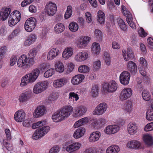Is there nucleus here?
Listing matches in <instances>:
<instances>
[{
    "label": "nucleus",
    "instance_id": "f257e3e1",
    "mask_svg": "<svg viewBox=\"0 0 153 153\" xmlns=\"http://www.w3.org/2000/svg\"><path fill=\"white\" fill-rule=\"evenodd\" d=\"M73 108L70 106L63 107L59 111L54 113L52 116V119L54 122L61 121L68 117L72 113Z\"/></svg>",
    "mask_w": 153,
    "mask_h": 153
},
{
    "label": "nucleus",
    "instance_id": "f03ea898",
    "mask_svg": "<svg viewBox=\"0 0 153 153\" xmlns=\"http://www.w3.org/2000/svg\"><path fill=\"white\" fill-rule=\"evenodd\" d=\"M40 73L38 69H34L30 73L26 74L21 79L20 85L23 87L27 85L29 83L34 82L38 77Z\"/></svg>",
    "mask_w": 153,
    "mask_h": 153
},
{
    "label": "nucleus",
    "instance_id": "7ed1b4c3",
    "mask_svg": "<svg viewBox=\"0 0 153 153\" xmlns=\"http://www.w3.org/2000/svg\"><path fill=\"white\" fill-rule=\"evenodd\" d=\"M21 18L20 12L17 10H15L11 13L8 17V23L10 27H13L16 25L20 20Z\"/></svg>",
    "mask_w": 153,
    "mask_h": 153
},
{
    "label": "nucleus",
    "instance_id": "20e7f679",
    "mask_svg": "<svg viewBox=\"0 0 153 153\" xmlns=\"http://www.w3.org/2000/svg\"><path fill=\"white\" fill-rule=\"evenodd\" d=\"M33 62L32 59L29 60L27 56L24 54L19 57L17 64L19 67H25V68H28L33 65Z\"/></svg>",
    "mask_w": 153,
    "mask_h": 153
},
{
    "label": "nucleus",
    "instance_id": "39448f33",
    "mask_svg": "<svg viewBox=\"0 0 153 153\" xmlns=\"http://www.w3.org/2000/svg\"><path fill=\"white\" fill-rule=\"evenodd\" d=\"M50 127L48 126H45L37 129L33 134V139L37 140L44 136L49 131Z\"/></svg>",
    "mask_w": 153,
    "mask_h": 153
},
{
    "label": "nucleus",
    "instance_id": "423d86ee",
    "mask_svg": "<svg viewBox=\"0 0 153 153\" xmlns=\"http://www.w3.org/2000/svg\"><path fill=\"white\" fill-rule=\"evenodd\" d=\"M49 85V83L47 81L38 82L33 87V93L38 94L42 92L47 88Z\"/></svg>",
    "mask_w": 153,
    "mask_h": 153
},
{
    "label": "nucleus",
    "instance_id": "0eeeda50",
    "mask_svg": "<svg viewBox=\"0 0 153 153\" xmlns=\"http://www.w3.org/2000/svg\"><path fill=\"white\" fill-rule=\"evenodd\" d=\"M118 87V85L117 82L115 81L112 80L104 84L103 90L105 92L111 93L115 92Z\"/></svg>",
    "mask_w": 153,
    "mask_h": 153
},
{
    "label": "nucleus",
    "instance_id": "6e6552de",
    "mask_svg": "<svg viewBox=\"0 0 153 153\" xmlns=\"http://www.w3.org/2000/svg\"><path fill=\"white\" fill-rule=\"evenodd\" d=\"M36 19L33 17L28 19L25 24V28L28 32H30L35 28L36 25Z\"/></svg>",
    "mask_w": 153,
    "mask_h": 153
},
{
    "label": "nucleus",
    "instance_id": "1a4fd4ad",
    "mask_svg": "<svg viewBox=\"0 0 153 153\" xmlns=\"http://www.w3.org/2000/svg\"><path fill=\"white\" fill-rule=\"evenodd\" d=\"M108 108L107 104L105 102L100 103L95 108L93 112L94 115H101L106 111Z\"/></svg>",
    "mask_w": 153,
    "mask_h": 153
},
{
    "label": "nucleus",
    "instance_id": "9d476101",
    "mask_svg": "<svg viewBox=\"0 0 153 153\" xmlns=\"http://www.w3.org/2000/svg\"><path fill=\"white\" fill-rule=\"evenodd\" d=\"M132 93V91L131 88H126L120 92L119 98L121 101H124L131 96Z\"/></svg>",
    "mask_w": 153,
    "mask_h": 153
},
{
    "label": "nucleus",
    "instance_id": "9b49d317",
    "mask_svg": "<svg viewBox=\"0 0 153 153\" xmlns=\"http://www.w3.org/2000/svg\"><path fill=\"white\" fill-rule=\"evenodd\" d=\"M86 108L83 106L80 105L75 108L72 116L75 118H77L84 114L86 112Z\"/></svg>",
    "mask_w": 153,
    "mask_h": 153
},
{
    "label": "nucleus",
    "instance_id": "f8f14e48",
    "mask_svg": "<svg viewBox=\"0 0 153 153\" xmlns=\"http://www.w3.org/2000/svg\"><path fill=\"white\" fill-rule=\"evenodd\" d=\"M130 76V74L128 71H124L122 72L120 75V82L123 85H127L129 83Z\"/></svg>",
    "mask_w": 153,
    "mask_h": 153
},
{
    "label": "nucleus",
    "instance_id": "ddd939ff",
    "mask_svg": "<svg viewBox=\"0 0 153 153\" xmlns=\"http://www.w3.org/2000/svg\"><path fill=\"white\" fill-rule=\"evenodd\" d=\"M46 112V108L44 105H39L35 110L33 116L36 118L41 117L45 114Z\"/></svg>",
    "mask_w": 153,
    "mask_h": 153
},
{
    "label": "nucleus",
    "instance_id": "4468645a",
    "mask_svg": "<svg viewBox=\"0 0 153 153\" xmlns=\"http://www.w3.org/2000/svg\"><path fill=\"white\" fill-rule=\"evenodd\" d=\"M57 8L56 4L51 2H49L45 7L47 14L50 16L54 15L56 11Z\"/></svg>",
    "mask_w": 153,
    "mask_h": 153
},
{
    "label": "nucleus",
    "instance_id": "2eb2a0df",
    "mask_svg": "<svg viewBox=\"0 0 153 153\" xmlns=\"http://www.w3.org/2000/svg\"><path fill=\"white\" fill-rule=\"evenodd\" d=\"M68 79L66 78L63 77L54 81L53 86L55 88H60L66 85L68 82Z\"/></svg>",
    "mask_w": 153,
    "mask_h": 153
},
{
    "label": "nucleus",
    "instance_id": "dca6fc26",
    "mask_svg": "<svg viewBox=\"0 0 153 153\" xmlns=\"http://www.w3.org/2000/svg\"><path fill=\"white\" fill-rule=\"evenodd\" d=\"M126 146L128 148L139 149L143 148L142 143L139 141L137 140H133L128 141L127 144Z\"/></svg>",
    "mask_w": 153,
    "mask_h": 153
},
{
    "label": "nucleus",
    "instance_id": "f3484780",
    "mask_svg": "<svg viewBox=\"0 0 153 153\" xmlns=\"http://www.w3.org/2000/svg\"><path fill=\"white\" fill-rule=\"evenodd\" d=\"M25 117V114L23 110L17 111L14 114V118L17 122H21L24 120Z\"/></svg>",
    "mask_w": 153,
    "mask_h": 153
},
{
    "label": "nucleus",
    "instance_id": "a211bd4d",
    "mask_svg": "<svg viewBox=\"0 0 153 153\" xmlns=\"http://www.w3.org/2000/svg\"><path fill=\"white\" fill-rule=\"evenodd\" d=\"M73 54V49L70 47L66 48L62 52V57L64 60H67Z\"/></svg>",
    "mask_w": 153,
    "mask_h": 153
},
{
    "label": "nucleus",
    "instance_id": "6ab92c4d",
    "mask_svg": "<svg viewBox=\"0 0 153 153\" xmlns=\"http://www.w3.org/2000/svg\"><path fill=\"white\" fill-rule=\"evenodd\" d=\"M122 53L124 59L128 61L134 57V55L132 50L130 48H127L126 50H123Z\"/></svg>",
    "mask_w": 153,
    "mask_h": 153
},
{
    "label": "nucleus",
    "instance_id": "aec40b11",
    "mask_svg": "<svg viewBox=\"0 0 153 153\" xmlns=\"http://www.w3.org/2000/svg\"><path fill=\"white\" fill-rule=\"evenodd\" d=\"M85 78V76L82 74H77L71 79V82L74 85H77L82 83Z\"/></svg>",
    "mask_w": 153,
    "mask_h": 153
},
{
    "label": "nucleus",
    "instance_id": "412c9836",
    "mask_svg": "<svg viewBox=\"0 0 153 153\" xmlns=\"http://www.w3.org/2000/svg\"><path fill=\"white\" fill-rule=\"evenodd\" d=\"M119 129L120 127L117 125H110L106 127L105 132L107 134H112L117 132Z\"/></svg>",
    "mask_w": 153,
    "mask_h": 153
},
{
    "label": "nucleus",
    "instance_id": "4be33fe9",
    "mask_svg": "<svg viewBox=\"0 0 153 153\" xmlns=\"http://www.w3.org/2000/svg\"><path fill=\"white\" fill-rule=\"evenodd\" d=\"M81 146V144L80 143H74L68 146L66 148V150L69 153H71L78 150Z\"/></svg>",
    "mask_w": 153,
    "mask_h": 153
},
{
    "label": "nucleus",
    "instance_id": "5701e85b",
    "mask_svg": "<svg viewBox=\"0 0 153 153\" xmlns=\"http://www.w3.org/2000/svg\"><path fill=\"white\" fill-rule=\"evenodd\" d=\"M59 53L60 51L58 48H53L48 52L47 55V59L49 60H52L58 56Z\"/></svg>",
    "mask_w": 153,
    "mask_h": 153
},
{
    "label": "nucleus",
    "instance_id": "b1692460",
    "mask_svg": "<svg viewBox=\"0 0 153 153\" xmlns=\"http://www.w3.org/2000/svg\"><path fill=\"white\" fill-rule=\"evenodd\" d=\"M88 54L86 52H79L74 57L75 60L77 62H82L86 60L88 58Z\"/></svg>",
    "mask_w": 153,
    "mask_h": 153
},
{
    "label": "nucleus",
    "instance_id": "393cba45",
    "mask_svg": "<svg viewBox=\"0 0 153 153\" xmlns=\"http://www.w3.org/2000/svg\"><path fill=\"white\" fill-rule=\"evenodd\" d=\"M91 40V38L88 36H84L80 39L77 43V46L80 49L83 48L87 45L88 42Z\"/></svg>",
    "mask_w": 153,
    "mask_h": 153
},
{
    "label": "nucleus",
    "instance_id": "a878e982",
    "mask_svg": "<svg viewBox=\"0 0 153 153\" xmlns=\"http://www.w3.org/2000/svg\"><path fill=\"white\" fill-rule=\"evenodd\" d=\"M11 12L10 8H6L2 9L0 11V19L5 21L7 19Z\"/></svg>",
    "mask_w": 153,
    "mask_h": 153
},
{
    "label": "nucleus",
    "instance_id": "bb28decb",
    "mask_svg": "<svg viewBox=\"0 0 153 153\" xmlns=\"http://www.w3.org/2000/svg\"><path fill=\"white\" fill-rule=\"evenodd\" d=\"M128 133L131 135L136 134L138 130V126L134 123H130L128 126Z\"/></svg>",
    "mask_w": 153,
    "mask_h": 153
},
{
    "label": "nucleus",
    "instance_id": "cd10ccee",
    "mask_svg": "<svg viewBox=\"0 0 153 153\" xmlns=\"http://www.w3.org/2000/svg\"><path fill=\"white\" fill-rule=\"evenodd\" d=\"M37 39L36 36L34 34H31L27 38L24 43V45L25 46H29L35 42Z\"/></svg>",
    "mask_w": 153,
    "mask_h": 153
},
{
    "label": "nucleus",
    "instance_id": "c85d7f7f",
    "mask_svg": "<svg viewBox=\"0 0 153 153\" xmlns=\"http://www.w3.org/2000/svg\"><path fill=\"white\" fill-rule=\"evenodd\" d=\"M123 109L124 111L130 113L133 110V103L132 101L128 100L124 104Z\"/></svg>",
    "mask_w": 153,
    "mask_h": 153
},
{
    "label": "nucleus",
    "instance_id": "c756f323",
    "mask_svg": "<svg viewBox=\"0 0 153 153\" xmlns=\"http://www.w3.org/2000/svg\"><path fill=\"white\" fill-rule=\"evenodd\" d=\"M101 136L100 133L98 131L93 132L91 133L89 138V140L90 142H94L97 141Z\"/></svg>",
    "mask_w": 153,
    "mask_h": 153
},
{
    "label": "nucleus",
    "instance_id": "7c9ffc66",
    "mask_svg": "<svg viewBox=\"0 0 153 153\" xmlns=\"http://www.w3.org/2000/svg\"><path fill=\"white\" fill-rule=\"evenodd\" d=\"M85 132V129L84 128H79L74 132L73 136L75 138H80L84 135Z\"/></svg>",
    "mask_w": 153,
    "mask_h": 153
},
{
    "label": "nucleus",
    "instance_id": "2f4dec72",
    "mask_svg": "<svg viewBox=\"0 0 153 153\" xmlns=\"http://www.w3.org/2000/svg\"><path fill=\"white\" fill-rule=\"evenodd\" d=\"M30 98V96L29 92L26 91L22 93L19 96L18 100L21 103L25 102L27 101Z\"/></svg>",
    "mask_w": 153,
    "mask_h": 153
},
{
    "label": "nucleus",
    "instance_id": "473e14b6",
    "mask_svg": "<svg viewBox=\"0 0 153 153\" xmlns=\"http://www.w3.org/2000/svg\"><path fill=\"white\" fill-rule=\"evenodd\" d=\"M127 68L128 70L132 73L134 74L137 71V65L132 61H129L128 62Z\"/></svg>",
    "mask_w": 153,
    "mask_h": 153
},
{
    "label": "nucleus",
    "instance_id": "72a5a7b5",
    "mask_svg": "<svg viewBox=\"0 0 153 153\" xmlns=\"http://www.w3.org/2000/svg\"><path fill=\"white\" fill-rule=\"evenodd\" d=\"M143 140L144 143L148 145L151 146L153 144V137L149 134H145L143 136Z\"/></svg>",
    "mask_w": 153,
    "mask_h": 153
},
{
    "label": "nucleus",
    "instance_id": "f704fd0d",
    "mask_svg": "<svg viewBox=\"0 0 153 153\" xmlns=\"http://www.w3.org/2000/svg\"><path fill=\"white\" fill-rule=\"evenodd\" d=\"M92 53L94 55H97L99 54L100 51V48L99 44L94 42L91 46Z\"/></svg>",
    "mask_w": 153,
    "mask_h": 153
},
{
    "label": "nucleus",
    "instance_id": "c9c22d12",
    "mask_svg": "<svg viewBox=\"0 0 153 153\" xmlns=\"http://www.w3.org/2000/svg\"><path fill=\"white\" fill-rule=\"evenodd\" d=\"M105 16L103 12L99 10L97 13V20L100 24L104 23L105 21Z\"/></svg>",
    "mask_w": 153,
    "mask_h": 153
},
{
    "label": "nucleus",
    "instance_id": "e433bc0d",
    "mask_svg": "<svg viewBox=\"0 0 153 153\" xmlns=\"http://www.w3.org/2000/svg\"><path fill=\"white\" fill-rule=\"evenodd\" d=\"M120 151V148L117 145H112L107 149L106 153H118Z\"/></svg>",
    "mask_w": 153,
    "mask_h": 153
},
{
    "label": "nucleus",
    "instance_id": "4c0bfd02",
    "mask_svg": "<svg viewBox=\"0 0 153 153\" xmlns=\"http://www.w3.org/2000/svg\"><path fill=\"white\" fill-rule=\"evenodd\" d=\"M55 68L57 71L59 73L63 72L65 69L63 63L60 61L57 62L55 65Z\"/></svg>",
    "mask_w": 153,
    "mask_h": 153
},
{
    "label": "nucleus",
    "instance_id": "58836bf2",
    "mask_svg": "<svg viewBox=\"0 0 153 153\" xmlns=\"http://www.w3.org/2000/svg\"><path fill=\"white\" fill-rule=\"evenodd\" d=\"M146 117L148 120H153V103L151 105L150 108L147 110L146 115Z\"/></svg>",
    "mask_w": 153,
    "mask_h": 153
},
{
    "label": "nucleus",
    "instance_id": "ea45409f",
    "mask_svg": "<svg viewBox=\"0 0 153 153\" xmlns=\"http://www.w3.org/2000/svg\"><path fill=\"white\" fill-rule=\"evenodd\" d=\"M65 29V27L61 23H58L55 26L54 28V31L57 33L62 32Z\"/></svg>",
    "mask_w": 153,
    "mask_h": 153
},
{
    "label": "nucleus",
    "instance_id": "a19ab883",
    "mask_svg": "<svg viewBox=\"0 0 153 153\" xmlns=\"http://www.w3.org/2000/svg\"><path fill=\"white\" fill-rule=\"evenodd\" d=\"M37 51L36 49L33 48L30 50L28 53V58L29 60H32L33 61V65L35 63L34 58L36 56Z\"/></svg>",
    "mask_w": 153,
    "mask_h": 153
},
{
    "label": "nucleus",
    "instance_id": "79ce46f5",
    "mask_svg": "<svg viewBox=\"0 0 153 153\" xmlns=\"http://www.w3.org/2000/svg\"><path fill=\"white\" fill-rule=\"evenodd\" d=\"M99 88L97 85L93 86L91 91V93L92 97H96L98 96L99 92Z\"/></svg>",
    "mask_w": 153,
    "mask_h": 153
},
{
    "label": "nucleus",
    "instance_id": "37998d69",
    "mask_svg": "<svg viewBox=\"0 0 153 153\" xmlns=\"http://www.w3.org/2000/svg\"><path fill=\"white\" fill-rule=\"evenodd\" d=\"M69 28L71 31L75 32L78 30L79 26L78 25L76 22H72L69 25Z\"/></svg>",
    "mask_w": 153,
    "mask_h": 153
},
{
    "label": "nucleus",
    "instance_id": "c03bdc74",
    "mask_svg": "<svg viewBox=\"0 0 153 153\" xmlns=\"http://www.w3.org/2000/svg\"><path fill=\"white\" fill-rule=\"evenodd\" d=\"M118 25L120 29L123 31H126L127 29L126 25L124 21L121 18H119L117 21Z\"/></svg>",
    "mask_w": 153,
    "mask_h": 153
},
{
    "label": "nucleus",
    "instance_id": "a18cd8bd",
    "mask_svg": "<svg viewBox=\"0 0 153 153\" xmlns=\"http://www.w3.org/2000/svg\"><path fill=\"white\" fill-rule=\"evenodd\" d=\"M121 8L123 14L126 17V19L132 17L131 13L126 9L124 6L122 5Z\"/></svg>",
    "mask_w": 153,
    "mask_h": 153
},
{
    "label": "nucleus",
    "instance_id": "49530a36",
    "mask_svg": "<svg viewBox=\"0 0 153 153\" xmlns=\"http://www.w3.org/2000/svg\"><path fill=\"white\" fill-rule=\"evenodd\" d=\"M72 7L71 6H68L67 7L66 11L64 15V18L65 19L69 18L71 16L72 12Z\"/></svg>",
    "mask_w": 153,
    "mask_h": 153
},
{
    "label": "nucleus",
    "instance_id": "de8ad7c7",
    "mask_svg": "<svg viewBox=\"0 0 153 153\" xmlns=\"http://www.w3.org/2000/svg\"><path fill=\"white\" fill-rule=\"evenodd\" d=\"M104 56L103 58L106 64L107 65H109L111 63V59L110 55L106 52H104Z\"/></svg>",
    "mask_w": 153,
    "mask_h": 153
},
{
    "label": "nucleus",
    "instance_id": "09e8293b",
    "mask_svg": "<svg viewBox=\"0 0 153 153\" xmlns=\"http://www.w3.org/2000/svg\"><path fill=\"white\" fill-rule=\"evenodd\" d=\"M55 72L53 68H50L46 71L44 74V76L46 78H48L52 76Z\"/></svg>",
    "mask_w": 153,
    "mask_h": 153
},
{
    "label": "nucleus",
    "instance_id": "8fccbe9b",
    "mask_svg": "<svg viewBox=\"0 0 153 153\" xmlns=\"http://www.w3.org/2000/svg\"><path fill=\"white\" fill-rule=\"evenodd\" d=\"M89 67L85 65H81L78 68V71L79 72L85 73L89 72Z\"/></svg>",
    "mask_w": 153,
    "mask_h": 153
},
{
    "label": "nucleus",
    "instance_id": "3c124183",
    "mask_svg": "<svg viewBox=\"0 0 153 153\" xmlns=\"http://www.w3.org/2000/svg\"><path fill=\"white\" fill-rule=\"evenodd\" d=\"M142 95L143 99L146 101H148L150 99V94L149 92L146 90H143L142 93Z\"/></svg>",
    "mask_w": 153,
    "mask_h": 153
},
{
    "label": "nucleus",
    "instance_id": "603ef678",
    "mask_svg": "<svg viewBox=\"0 0 153 153\" xmlns=\"http://www.w3.org/2000/svg\"><path fill=\"white\" fill-rule=\"evenodd\" d=\"M94 36L98 40H100L102 37V33L101 31L99 30L96 29L94 32Z\"/></svg>",
    "mask_w": 153,
    "mask_h": 153
},
{
    "label": "nucleus",
    "instance_id": "864d4df0",
    "mask_svg": "<svg viewBox=\"0 0 153 153\" xmlns=\"http://www.w3.org/2000/svg\"><path fill=\"white\" fill-rule=\"evenodd\" d=\"M60 150V147L58 145H55L51 148L49 153H58Z\"/></svg>",
    "mask_w": 153,
    "mask_h": 153
},
{
    "label": "nucleus",
    "instance_id": "5fc2aeb1",
    "mask_svg": "<svg viewBox=\"0 0 153 153\" xmlns=\"http://www.w3.org/2000/svg\"><path fill=\"white\" fill-rule=\"evenodd\" d=\"M6 52V48L3 46L0 48V62L4 57Z\"/></svg>",
    "mask_w": 153,
    "mask_h": 153
},
{
    "label": "nucleus",
    "instance_id": "6e6d98bb",
    "mask_svg": "<svg viewBox=\"0 0 153 153\" xmlns=\"http://www.w3.org/2000/svg\"><path fill=\"white\" fill-rule=\"evenodd\" d=\"M138 33L139 36L141 37H145L147 35V33L145 31L143 28L142 27H140L138 29Z\"/></svg>",
    "mask_w": 153,
    "mask_h": 153
},
{
    "label": "nucleus",
    "instance_id": "4d7b16f0",
    "mask_svg": "<svg viewBox=\"0 0 153 153\" xmlns=\"http://www.w3.org/2000/svg\"><path fill=\"white\" fill-rule=\"evenodd\" d=\"M146 131H149L153 130V122L147 124L144 128Z\"/></svg>",
    "mask_w": 153,
    "mask_h": 153
},
{
    "label": "nucleus",
    "instance_id": "13d9d810",
    "mask_svg": "<svg viewBox=\"0 0 153 153\" xmlns=\"http://www.w3.org/2000/svg\"><path fill=\"white\" fill-rule=\"evenodd\" d=\"M93 66L94 68L96 70L100 69L101 66L100 61L98 60L95 61L93 63Z\"/></svg>",
    "mask_w": 153,
    "mask_h": 153
},
{
    "label": "nucleus",
    "instance_id": "bf43d9fd",
    "mask_svg": "<svg viewBox=\"0 0 153 153\" xmlns=\"http://www.w3.org/2000/svg\"><path fill=\"white\" fill-rule=\"evenodd\" d=\"M132 17L126 19V21L130 26L132 29H136V26L135 23L132 21Z\"/></svg>",
    "mask_w": 153,
    "mask_h": 153
},
{
    "label": "nucleus",
    "instance_id": "052dcab7",
    "mask_svg": "<svg viewBox=\"0 0 153 153\" xmlns=\"http://www.w3.org/2000/svg\"><path fill=\"white\" fill-rule=\"evenodd\" d=\"M3 145L9 151H10L12 149V145L5 141V139L3 140Z\"/></svg>",
    "mask_w": 153,
    "mask_h": 153
},
{
    "label": "nucleus",
    "instance_id": "680f3d73",
    "mask_svg": "<svg viewBox=\"0 0 153 153\" xmlns=\"http://www.w3.org/2000/svg\"><path fill=\"white\" fill-rule=\"evenodd\" d=\"M85 19L87 23L89 24L92 21L91 15L89 12H86L85 13Z\"/></svg>",
    "mask_w": 153,
    "mask_h": 153
},
{
    "label": "nucleus",
    "instance_id": "e2e57ef3",
    "mask_svg": "<svg viewBox=\"0 0 153 153\" xmlns=\"http://www.w3.org/2000/svg\"><path fill=\"white\" fill-rule=\"evenodd\" d=\"M34 1V0H24L21 3V6L25 7L31 4Z\"/></svg>",
    "mask_w": 153,
    "mask_h": 153
},
{
    "label": "nucleus",
    "instance_id": "0e129e2a",
    "mask_svg": "<svg viewBox=\"0 0 153 153\" xmlns=\"http://www.w3.org/2000/svg\"><path fill=\"white\" fill-rule=\"evenodd\" d=\"M75 99V100L77 101L79 99L78 95L74 92H70L69 94V99H72V98Z\"/></svg>",
    "mask_w": 153,
    "mask_h": 153
},
{
    "label": "nucleus",
    "instance_id": "69168bd1",
    "mask_svg": "<svg viewBox=\"0 0 153 153\" xmlns=\"http://www.w3.org/2000/svg\"><path fill=\"white\" fill-rule=\"evenodd\" d=\"M17 59V57L15 55L12 56L10 58V64L11 66H13L16 63Z\"/></svg>",
    "mask_w": 153,
    "mask_h": 153
},
{
    "label": "nucleus",
    "instance_id": "338daca9",
    "mask_svg": "<svg viewBox=\"0 0 153 153\" xmlns=\"http://www.w3.org/2000/svg\"><path fill=\"white\" fill-rule=\"evenodd\" d=\"M32 122L30 119H27L23 122L22 124L23 126L26 127H29L30 126Z\"/></svg>",
    "mask_w": 153,
    "mask_h": 153
},
{
    "label": "nucleus",
    "instance_id": "774afa93",
    "mask_svg": "<svg viewBox=\"0 0 153 153\" xmlns=\"http://www.w3.org/2000/svg\"><path fill=\"white\" fill-rule=\"evenodd\" d=\"M97 149L95 148H89L86 149L83 153H97Z\"/></svg>",
    "mask_w": 153,
    "mask_h": 153
}]
</instances>
